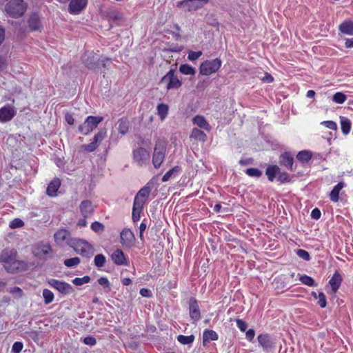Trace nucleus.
I'll return each mask as SVG.
<instances>
[{
  "label": "nucleus",
  "instance_id": "79ce46f5",
  "mask_svg": "<svg viewBox=\"0 0 353 353\" xmlns=\"http://www.w3.org/2000/svg\"><path fill=\"white\" fill-rule=\"evenodd\" d=\"M43 296L44 299V303L46 305L50 304L54 300V294L48 289H44L43 290Z\"/></svg>",
  "mask_w": 353,
  "mask_h": 353
},
{
  "label": "nucleus",
  "instance_id": "7c9ffc66",
  "mask_svg": "<svg viewBox=\"0 0 353 353\" xmlns=\"http://www.w3.org/2000/svg\"><path fill=\"white\" fill-rule=\"evenodd\" d=\"M203 342L216 341L219 339L218 334L212 330H205L203 334Z\"/></svg>",
  "mask_w": 353,
  "mask_h": 353
},
{
  "label": "nucleus",
  "instance_id": "69168bd1",
  "mask_svg": "<svg viewBox=\"0 0 353 353\" xmlns=\"http://www.w3.org/2000/svg\"><path fill=\"white\" fill-rule=\"evenodd\" d=\"M252 163H253V159L252 158H248V159H241L239 161V163L241 165H250V164H252Z\"/></svg>",
  "mask_w": 353,
  "mask_h": 353
},
{
  "label": "nucleus",
  "instance_id": "a19ab883",
  "mask_svg": "<svg viewBox=\"0 0 353 353\" xmlns=\"http://www.w3.org/2000/svg\"><path fill=\"white\" fill-rule=\"evenodd\" d=\"M245 172L249 176L254 177V178H259L263 174L262 171H261L258 168H248L245 170Z\"/></svg>",
  "mask_w": 353,
  "mask_h": 353
},
{
  "label": "nucleus",
  "instance_id": "603ef678",
  "mask_svg": "<svg viewBox=\"0 0 353 353\" xmlns=\"http://www.w3.org/2000/svg\"><path fill=\"white\" fill-rule=\"evenodd\" d=\"M91 229L95 232H103L104 225L98 221H95L91 224Z\"/></svg>",
  "mask_w": 353,
  "mask_h": 353
},
{
  "label": "nucleus",
  "instance_id": "423d86ee",
  "mask_svg": "<svg viewBox=\"0 0 353 353\" xmlns=\"http://www.w3.org/2000/svg\"><path fill=\"white\" fill-rule=\"evenodd\" d=\"M102 121L101 117L88 116L83 123L79 126V131L81 134L87 135L92 132Z\"/></svg>",
  "mask_w": 353,
  "mask_h": 353
},
{
  "label": "nucleus",
  "instance_id": "2f4dec72",
  "mask_svg": "<svg viewBox=\"0 0 353 353\" xmlns=\"http://www.w3.org/2000/svg\"><path fill=\"white\" fill-rule=\"evenodd\" d=\"M129 129V122L128 119L121 118L118 121V130L119 133L125 134Z\"/></svg>",
  "mask_w": 353,
  "mask_h": 353
},
{
  "label": "nucleus",
  "instance_id": "9b49d317",
  "mask_svg": "<svg viewBox=\"0 0 353 353\" xmlns=\"http://www.w3.org/2000/svg\"><path fill=\"white\" fill-rule=\"evenodd\" d=\"M106 137V130H100L94 137L93 140L89 144H85L82 145V148L84 151L88 152H92L94 151L99 146V144L105 139Z\"/></svg>",
  "mask_w": 353,
  "mask_h": 353
},
{
  "label": "nucleus",
  "instance_id": "864d4df0",
  "mask_svg": "<svg viewBox=\"0 0 353 353\" xmlns=\"http://www.w3.org/2000/svg\"><path fill=\"white\" fill-rule=\"evenodd\" d=\"M318 298H319L318 304L319 305V306L322 308L325 307L327 305V301H326V297H325V295L324 294V293L319 292V295H318Z\"/></svg>",
  "mask_w": 353,
  "mask_h": 353
},
{
  "label": "nucleus",
  "instance_id": "2eb2a0df",
  "mask_svg": "<svg viewBox=\"0 0 353 353\" xmlns=\"http://www.w3.org/2000/svg\"><path fill=\"white\" fill-rule=\"evenodd\" d=\"M70 232L65 229H59L54 234V239L56 243L60 246H63L65 244L68 245L70 240Z\"/></svg>",
  "mask_w": 353,
  "mask_h": 353
},
{
  "label": "nucleus",
  "instance_id": "774afa93",
  "mask_svg": "<svg viewBox=\"0 0 353 353\" xmlns=\"http://www.w3.org/2000/svg\"><path fill=\"white\" fill-rule=\"evenodd\" d=\"M9 292L12 294H18L19 296H21L23 293L22 290L19 287H14L11 288Z\"/></svg>",
  "mask_w": 353,
  "mask_h": 353
},
{
  "label": "nucleus",
  "instance_id": "0eeeda50",
  "mask_svg": "<svg viewBox=\"0 0 353 353\" xmlns=\"http://www.w3.org/2000/svg\"><path fill=\"white\" fill-rule=\"evenodd\" d=\"M208 2L209 0H182L177 2L176 7L192 12L202 8Z\"/></svg>",
  "mask_w": 353,
  "mask_h": 353
},
{
  "label": "nucleus",
  "instance_id": "f257e3e1",
  "mask_svg": "<svg viewBox=\"0 0 353 353\" xmlns=\"http://www.w3.org/2000/svg\"><path fill=\"white\" fill-rule=\"evenodd\" d=\"M17 252L14 249L6 248L0 254V263L8 273H15L25 270L26 263L17 259Z\"/></svg>",
  "mask_w": 353,
  "mask_h": 353
},
{
  "label": "nucleus",
  "instance_id": "c03bdc74",
  "mask_svg": "<svg viewBox=\"0 0 353 353\" xmlns=\"http://www.w3.org/2000/svg\"><path fill=\"white\" fill-rule=\"evenodd\" d=\"M300 281L310 287L315 285L314 280L311 277L306 274L302 275L299 278Z\"/></svg>",
  "mask_w": 353,
  "mask_h": 353
},
{
  "label": "nucleus",
  "instance_id": "4c0bfd02",
  "mask_svg": "<svg viewBox=\"0 0 353 353\" xmlns=\"http://www.w3.org/2000/svg\"><path fill=\"white\" fill-rule=\"evenodd\" d=\"M179 71L182 74L187 75H194L196 73L195 68L188 64L181 65L179 67Z\"/></svg>",
  "mask_w": 353,
  "mask_h": 353
},
{
  "label": "nucleus",
  "instance_id": "c85d7f7f",
  "mask_svg": "<svg viewBox=\"0 0 353 353\" xmlns=\"http://www.w3.org/2000/svg\"><path fill=\"white\" fill-rule=\"evenodd\" d=\"M180 171L181 168L179 166H174L163 176L162 181L165 182L169 181L170 179L176 177V176L180 172Z\"/></svg>",
  "mask_w": 353,
  "mask_h": 353
},
{
  "label": "nucleus",
  "instance_id": "9d476101",
  "mask_svg": "<svg viewBox=\"0 0 353 353\" xmlns=\"http://www.w3.org/2000/svg\"><path fill=\"white\" fill-rule=\"evenodd\" d=\"M257 339L259 345L267 352L275 347L276 339L268 334H261Z\"/></svg>",
  "mask_w": 353,
  "mask_h": 353
},
{
  "label": "nucleus",
  "instance_id": "13d9d810",
  "mask_svg": "<svg viewBox=\"0 0 353 353\" xmlns=\"http://www.w3.org/2000/svg\"><path fill=\"white\" fill-rule=\"evenodd\" d=\"M236 326L238 327V328L241 331V332H245L247 329V327H248V325L247 323L243 321L242 319H236Z\"/></svg>",
  "mask_w": 353,
  "mask_h": 353
},
{
  "label": "nucleus",
  "instance_id": "e2e57ef3",
  "mask_svg": "<svg viewBox=\"0 0 353 353\" xmlns=\"http://www.w3.org/2000/svg\"><path fill=\"white\" fill-rule=\"evenodd\" d=\"M139 293L143 297L150 298L152 296V292L148 288H141Z\"/></svg>",
  "mask_w": 353,
  "mask_h": 353
},
{
  "label": "nucleus",
  "instance_id": "5701e85b",
  "mask_svg": "<svg viewBox=\"0 0 353 353\" xmlns=\"http://www.w3.org/2000/svg\"><path fill=\"white\" fill-rule=\"evenodd\" d=\"M61 185L59 179H53L48 185L46 189V194L50 196H54L57 195V192Z\"/></svg>",
  "mask_w": 353,
  "mask_h": 353
},
{
  "label": "nucleus",
  "instance_id": "39448f33",
  "mask_svg": "<svg viewBox=\"0 0 353 353\" xmlns=\"http://www.w3.org/2000/svg\"><path fill=\"white\" fill-rule=\"evenodd\" d=\"M166 151V144L164 141L159 140L156 142L153 156L152 164L155 168H159L163 163Z\"/></svg>",
  "mask_w": 353,
  "mask_h": 353
},
{
  "label": "nucleus",
  "instance_id": "cd10ccee",
  "mask_svg": "<svg viewBox=\"0 0 353 353\" xmlns=\"http://www.w3.org/2000/svg\"><path fill=\"white\" fill-rule=\"evenodd\" d=\"M344 187V183L342 182H339L336 184L330 194V197L331 201L334 202H337L339 201V195L341 190Z\"/></svg>",
  "mask_w": 353,
  "mask_h": 353
},
{
  "label": "nucleus",
  "instance_id": "bf43d9fd",
  "mask_svg": "<svg viewBox=\"0 0 353 353\" xmlns=\"http://www.w3.org/2000/svg\"><path fill=\"white\" fill-rule=\"evenodd\" d=\"M83 341L85 345L90 346H94L97 343L96 339L92 336L85 337Z\"/></svg>",
  "mask_w": 353,
  "mask_h": 353
},
{
  "label": "nucleus",
  "instance_id": "338daca9",
  "mask_svg": "<svg viewBox=\"0 0 353 353\" xmlns=\"http://www.w3.org/2000/svg\"><path fill=\"white\" fill-rule=\"evenodd\" d=\"M146 228H147V225L145 223V220H143L139 226V236H140L141 239L142 238L143 233L145 230Z\"/></svg>",
  "mask_w": 353,
  "mask_h": 353
},
{
  "label": "nucleus",
  "instance_id": "aec40b11",
  "mask_svg": "<svg viewBox=\"0 0 353 353\" xmlns=\"http://www.w3.org/2000/svg\"><path fill=\"white\" fill-rule=\"evenodd\" d=\"M16 112L11 105H5L0 108V121L6 123L12 120L14 117Z\"/></svg>",
  "mask_w": 353,
  "mask_h": 353
},
{
  "label": "nucleus",
  "instance_id": "8fccbe9b",
  "mask_svg": "<svg viewBox=\"0 0 353 353\" xmlns=\"http://www.w3.org/2000/svg\"><path fill=\"white\" fill-rule=\"evenodd\" d=\"M296 253L299 257H300L301 259H302L305 261H308L310 259V256L308 252H307L305 250L299 249L296 251Z\"/></svg>",
  "mask_w": 353,
  "mask_h": 353
},
{
  "label": "nucleus",
  "instance_id": "c756f323",
  "mask_svg": "<svg viewBox=\"0 0 353 353\" xmlns=\"http://www.w3.org/2000/svg\"><path fill=\"white\" fill-rule=\"evenodd\" d=\"M190 137L202 142H205L207 139L206 134L198 128H193Z\"/></svg>",
  "mask_w": 353,
  "mask_h": 353
},
{
  "label": "nucleus",
  "instance_id": "6e6552de",
  "mask_svg": "<svg viewBox=\"0 0 353 353\" xmlns=\"http://www.w3.org/2000/svg\"><path fill=\"white\" fill-rule=\"evenodd\" d=\"M161 83H166L167 90H173L179 88L182 83L176 76L174 70H170L161 80Z\"/></svg>",
  "mask_w": 353,
  "mask_h": 353
},
{
  "label": "nucleus",
  "instance_id": "393cba45",
  "mask_svg": "<svg viewBox=\"0 0 353 353\" xmlns=\"http://www.w3.org/2000/svg\"><path fill=\"white\" fill-rule=\"evenodd\" d=\"M193 123L198 127L204 129L205 130L210 131L211 127L203 116L196 115L193 118Z\"/></svg>",
  "mask_w": 353,
  "mask_h": 353
},
{
  "label": "nucleus",
  "instance_id": "b1692460",
  "mask_svg": "<svg viewBox=\"0 0 353 353\" xmlns=\"http://www.w3.org/2000/svg\"><path fill=\"white\" fill-rule=\"evenodd\" d=\"M281 164L291 171L293 170L294 159L289 153L282 154L280 157Z\"/></svg>",
  "mask_w": 353,
  "mask_h": 353
},
{
  "label": "nucleus",
  "instance_id": "0e129e2a",
  "mask_svg": "<svg viewBox=\"0 0 353 353\" xmlns=\"http://www.w3.org/2000/svg\"><path fill=\"white\" fill-rule=\"evenodd\" d=\"M255 336V331L253 329H249L246 333L245 336L248 341H252Z\"/></svg>",
  "mask_w": 353,
  "mask_h": 353
},
{
  "label": "nucleus",
  "instance_id": "5fc2aeb1",
  "mask_svg": "<svg viewBox=\"0 0 353 353\" xmlns=\"http://www.w3.org/2000/svg\"><path fill=\"white\" fill-rule=\"evenodd\" d=\"M24 225L23 221L20 219H14L13 221H12L10 223V227L11 228H17L22 227Z\"/></svg>",
  "mask_w": 353,
  "mask_h": 353
},
{
  "label": "nucleus",
  "instance_id": "4d7b16f0",
  "mask_svg": "<svg viewBox=\"0 0 353 353\" xmlns=\"http://www.w3.org/2000/svg\"><path fill=\"white\" fill-rule=\"evenodd\" d=\"M321 124L330 130H336L337 129L336 123L332 121H325L321 122Z\"/></svg>",
  "mask_w": 353,
  "mask_h": 353
},
{
  "label": "nucleus",
  "instance_id": "1a4fd4ad",
  "mask_svg": "<svg viewBox=\"0 0 353 353\" xmlns=\"http://www.w3.org/2000/svg\"><path fill=\"white\" fill-rule=\"evenodd\" d=\"M52 252V249L48 243H37L34 246L32 250L34 256L40 259H46Z\"/></svg>",
  "mask_w": 353,
  "mask_h": 353
},
{
  "label": "nucleus",
  "instance_id": "4be33fe9",
  "mask_svg": "<svg viewBox=\"0 0 353 353\" xmlns=\"http://www.w3.org/2000/svg\"><path fill=\"white\" fill-rule=\"evenodd\" d=\"M80 211L84 218L90 217L94 212V206L89 200H84L80 204Z\"/></svg>",
  "mask_w": 353,
  "mask_h": 353
},
{
  "label": "nucleus",
  "instance_id": "f704fd0d",
  "mask_svg": "<svg viewBox=\"0 0 353 353\" xmlns=\"http://www.w3.org/2000/svg\"><path fill=\"white\" fill-rule=\"evenodd\" d=\"M312 157V154L311 152L302 150L297 154L296 159L302 163H307L311 159Z\"/></svg>",
  "mask_w": 353,
  "mask_h": 353
},
{
  "label": "nucleus",
  "instance_id": "3c124183",
  "mask_svg": "<svg viewBox=\"0 0 353 353\" xmlns=\"http://www.w3.org/2000/svg\"><path fill=\"white\" fill-rule=\"evenodd\" d=\"M202 54L203 53L201 51H190L188 54V59L190 61H194L198 59L202 55Z\"/></svg>",
  "mask_w": 353,
  "mask_h": 353
},
{
  "label": "nucleus",
  "instance_id": "09e8293b",
  "mask_svg": "<svg viewBox=\"0 0 353 353\" xmlns=\"http://www.w3.org/2000/svg\"><path fill=\"white\" fill-rule=\"evenodd\" d=\"M90 281V277L89 276H84L83 277L81 278L76 277L72 280V283L77 286H80L83 284L89 283Z\"/></svg>",
  "mask_w": 353,
  "mask_h": 353
},
{
  "label": "nucleus",
  "instance_id": "f8f14e48",
  "mask_svg": "<svg viewBox=\"0 0 353 353\" xmlns=\"http://www.w3.org/2000/svg\"><path fill=\"white\" fill-rule=\"evenodd\" d=\"M150 157V152L145 148H139L133 151L134 161L139 166L148 163Z\"/></svg>",
  "mask_w": 353,
  "mask_h": 353
},
{
  "label": "nucleus",
  "instance_id": "412c9836",
  "mask_svg": "<svg viewBox=\"0 0 353 353\" xmlns=\"http://www.w3.org/2000/svg\"><path fill=\"white\" fill-rule=\"evenodd\" d=\"M87 5V0H71L69 4V12L71 14H79Z\"/></svg>",
  "mask_w": 353,
  "mask_h": 353
},
{
  "label": "nucleus",
  "instance_id": "4468645a",
  "mask_svg": "<svg viewBox=\"0 0 353 353\" xmlns=\"http://www.w3.org/2000/svg\"><path fill=\"white\" fill-rule=\"evenodd\" d=\"M150 192L151 188L148 185H145L137 193L134 199L133 204L138 207L141 206L143 208Z\"/></svg>",
  "mask_w": 353,
  "mask_h": 353
},
{
  "label": "nucleus",
  "instance_id": "ddd939ff",
  "mask_svg": "<svg viewBox=\"0 0 353 353\" xmlns=\"http://www.w3.org/2000/svg\"><path fill=\"white\" fill-rule=\"evenodd\" d=\"M48 283L51 287L54 288L59 292L64 294H68L73 292L72 286L66 282L61 281L54 279H51L48 281Z\"/></svg>",
  "mask_w": 353,
  "mask_h": 353
},
{
  "label": "nucleus",
  "instance_id": "6e6d98bb",
  "mask_svg": "<svg viewBox=\"0 0 353 353\" xmlns=\"http://www.w3.org/2000/svg\"><path fill=\"white\" fill-rule=\"evenodd\" d=\"M23 345L21 342L17 341L14 343L12 347V353H19L23 349Z\"/></svg>",
  "mask_w": 353,
  "mask_h": 353
},
{
  "label": "nucleus",
  "instance_id": "a211bd4d",
  "mask_svg": "<svg viewBox=\"0 0 353 353\" xmlns=\"http://www.w3.org/2000/svg\"><path fill=\"white\" fill-rule=\"evenodd\" d=\"M121 243L124 248H130L134 244L135 237L129 229H124L120 234Z\"/></svg>",
  "mask_w": 353,
  "mask_h": 353
},
{
  "label": "nucleus",
  "instance_id": "a18cd8bd",
  "mask_svg": "<svg viewBox=\"0 0 353 353\" xmlns=\"http://www.w3.org/2000/svg\"><path fill=\"white\" fill-rule=\"evenodd\" d=\"M98 283L103 288L105 292H109L111 290L110 283L106 277L99 278Z\"/></svg>",
  "mask_w": 353,
  "mask_h": 353
},
{
  "label": "nucleus",
  "instance_id": "a878e982",
  "mask_svg": "<svg viewBox=\"0 0 353 353\" xmlns=\"http://www.w3.org/2000/svg\"><path fill=\"white\" fill-rule=\"evenodd\" d=\"M28 23L31 30H39L41 26V23L38 14H32L28 19Z\"/></svg>",
  "mask_w": 353,
  "mask_h": 353
},
{
  "label": "nucleus",
  "instance_id": "e433bc0d",
  "mask_svg": "<svg viewBox=\"0 0 353 353\" xmlns=\"http://www.w3.org/2000/svg\"><path fill=\"white\" fill-rule=\"evenodd\" d=\"M157 112L161 120H164L168 112V106L166 104L161 103L157 105Z\"/></svg>",
  "mask_w": 353,
  "mask_h": 353
},
{
  "label": "nucleus",
  "instance_id": "49530a36",
  "mask_svg": "<svg viewBox=\"0 0 353 353\" xmlns=\"http://www.w3.org/2000/svg\"><path fill=\"white\" fill-rule=\"evenodd\" d=\"M80 259L79 257H73L65 259L64 261V265L68 268H73L80 263Z\"/></svg>",
  "mask_w": 353,
  "mask_h": 353
},
{
  "label": "nucleus",
  "instance_id": "f3484780",
  "mask_svg": "<svg viewBox=\"0 0 353 353\" xmlns=\"http://www.w3.org/2000/svg\"><path fill=\"white\" fill-rule=\"evenodd\" d=\"M99 56L93 52H87L82 57V61L89 69H95L99 63Z\"/></svg>",
  "mask_w": 353,
  "mask_h": 353
},
{
  "label": "nucleus",
  "instance_id": "bb28decb",
  "mask_svg": "<svg viewBox=\"0 0 353 353\" xmlns=\"http://www.w3.org/2000/svg\"><path fill=\"white\" fill-rule=\"evenodd\" d=\"M339 30L345 34L353 35V21H345L343 22L339 26Z\"/></svg>",
  "mask_w": 353,
  "mask_h": 353
},
{
  "label": "nucleus",
  "instance_id": "ea45409f",
  "mask_svg": "<svg viewBox=\"0 0 353 353\" xmlns=\"http://www.w3.org/2000/svg\"><path fill=\"white\" fill-rule=\"evenodd\" d=\"M106 262L105 256L102 254H97L94 259V263L98 268H103Z\"/></svg>",
  "mask_w": 353,
  "mask_h": 353
},
{
  "label": "nucleus",
  "instance_id": "f03ea898",
  "mask_svg": "<svg viewBox=\"0 0 353 353\" xmlns=\"http://www.w3.org/2000/svg\"><path fill=\"white\" fill-rule=\"evenodd\" d=\"M68 245L72 247L77 254L86 258H90L94 254L93 247L83 239H73L70 241Z\"/></svg>",
  "mask_w": 353,
  "mask_h": 353
},
{
  "label": "nucleus",
  "instance_id": "20e7f679",
  "mask_svg": "<svg viewBox=\"0 0 353 353\" xmlns=\"http://www.w3.org/2000/svg\"><path fill=\"white\" fill-rule=\"evenodd\" d=\"M222 61L220 59L216 58L212 60H205L201 63L199 72L202 75L208 76L216 72L221 68Z\"/></svg>",
  "mask_w": 353,
  "mask_h": 353
},
{
  "label": "nucleus",
  "instance_id": "58836bf2",
  "mask_svg": "<svg viewBox=\"0 0 353 353\" xmlns=\"http://www.w3.org/2000/svg\"><path fill=\"white\" fill-rule=\"evenodd\" d=\"M177 341L182 345H190L194 341V336L191 334L190 336L179 335Z\"/></svg>",
  "mask_w": 353,
  "mask_h": 353
},
{
  "label": "nucleus",
  "instance_id": "473e14b6",
  "mask_svg": "<svg viewBox=\"0 0 353 353\" xmlns=\"http://www.w3.org/2000/svg\"><path fill=\"white\" fill-rule=\"evenodd\" d=\"M279 171V168L277 165H270L266 169L265 174L270 181H273Z\"/></svg>",
  "mask_w": 353,
  "mask_h": 353
},
{
  "label": "nucleus",
  "instance_id": "052dcab7",
  "mask_svg": "<svg viewBox=\"0 0 353 353\" xmlns=\"http://www.w3.org/2000/svg\"><path fill=\"white\" fill-rule=\"evenodd\" d=\"M278 180L281 183L288 182L290 181V176L286 172L281 173L278 176Z\"/></svg>",
  "mask_w": 353,
  "mask_h": 353
},
{
  "label": "nucleus",
  "instance_id": "de8ad7c7",
  "mask_svg": "<svg viewBox=\"0 0 353 353\" xmlns=\"http://www.w3.org/2000/svg\"><path fill=\"white\" fill-rule=\"evenodd\" d=\"M346 99V95L340 92L335 93L332 97L333 101L339 104L343 103Z\"/></svg>",
  "mask_w": 353,
  "mask_h": 353
},
{
  "label": "nucleus",
  "instance_id": "6ab92c4d",
  "mask_svg": "<svg viewBox=\"0 0 353 353\" xmlns=\"http://www.w3.org/2000/svg\"><path fill=\"white\" fill-rule=\"evenodd\" d=\"M189 314L193 322H196L201 319L199 303L194 297H191L189 300Z\"/></svg>",
  "mask_w": 353,
  "mask_h": 353
},
{
  "label": "nucleus",
  "instance_id": "c9c22d12",
  "mask_svg": "<svg viewBox=\"0 0 353 353\" xmlns=\"http://www.w3.org/2000/svg\"><path fill=\"white\" fill-rule=\"evenodd\" d=\"M341 130L344 134H347L351 130L350 120L345 117L341 118Z\"/></svg>",
  "mask_w": 353,
  "mask_h": 353
},
{
  "label": "nucleus",
  "instance_id": "72a5a7b5",
  "mask_svg": "<svg viewBox=\"0 0 353 353\" xmlns=\"http://www.w3.org/2000/svg\"><path fill=\"white\" fill-rule=\"evenodd\" d=\"M341 283V276L338 274H334L333 276L329 281L332 289L334 292H336L340 287Z\"/></svg>",
  "mask_w": 353,
  "mask_h": 353
},
{
  "label": "nucleus",
  "instance_id": "37998d69",
  "mask_svg": "<svg viewBox=\"0 0 353 353\" xmlns=\"http://www.w3.org/2000/svg\"><path fill=\"white\" fill-rule=\"evenodd\" d=\"M143 207H141V206H137L135 205L134 204H133V207H132V220L134 222H137L138 221H139L140 219V214H141V212H142L143 210Z\"/></svg>",
  "mask_w": 353,
  "mask_h": 353
},
{
  "label": "nucleus",
  "instance_id": "680f3d73",
  "mask_svg": "<svg viewBox=\"0 0 353 353\" xmlns=\"http://www.w3.org/2000/svg\"><path fill=\"white\" fill-rule=\"evenodd\" d=\"M321 212L317 208L313 209L311 212V217L314 219L318 220L320 219Z\"/></svg>",
  "mask_w": 353,
  "mask_h": 353
},
{
  "label": "nucleus",
  "instance_id": "dca6fc26",
  "mask_svg": "<svg viewBox=\"0 0 353 353\" xmlns=\"http://www.w3.org/2000/svg\"><path fill=\"white\" fill-rule=\"evenodd\" d=\"M111 260L113 263L119 266H129L130 263L127 256L121 249L115 250L110 255Z\"/></svg>",
  "mask_w": 353,
  "mask_h": 353
},
{
  "label": "nucleus",
  "instance_id": "7ed1b4c3",
  "mask_svg": "<svg viewBox=\"0 0 353 353\" xmlns=\"http://www.w3.org/2000/svg\"><path fill=\"white\" fill-rule=\"evenodd\" d=\"M6 11L13 18L21 17L26 10V4L23 0H11L6 6Z\"/></svg>",
  "mask_w": 353,
  "mask_h": 353
}]
</instances>
